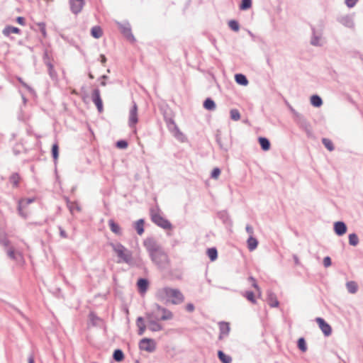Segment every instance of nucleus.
Here are the masks:
<instances>
[{"label":"nucleus","instance_id":"nucleus-1","mask_svg":"<svg viewBox=\"0 0 363 363\" xmlns=\"http://www.w3.org/2000/svg\"><path fill=\"white\" fill-rule=\"evenodd\" d=\"M143 244L152 262L158 268L164 269L169 267V259L167 254L154 238L145 239Z\"/></svg>","mask_w":363,"mask_h":363},{"label":"nucleus","instance_id":"nucleus-2","mask_svg":"<svg viewBox=\"0 0 363 363\" xmlns=\"http://www.w3.org/2000/svg\"><path fill=\"white\" fill-rule=\"evenodd\" d=\"M155 296L158 301L164 303H171L174 305L180 304L184 301V296L180 290L168 286L158 289Z\"/></svg>","mask_w":363,"mask_h":363},{"label":"nucleus","instance_id":"nucleus-3","mask_svg":"<svg viewBox=\"0 0 363 363\" xmlns=\"http://www.w3.org/2000/svg\"><path fill=\"white\" fill-rule=\"evenodd\" d=\"M110 245L119 259L118 262H124L129 265L132 264L133 255L130 250L125 247L120 242L111 243Z\"/></svg>","mask_w":363,"mask_h":363},{"label":"nucleus","instance_id":"nucleus-4","mask_svg":"<svg viewBox=\"0 0 363 363\" xmlns=\"http://www.w3.org/2000/svg\"><path fill=\"white\" fill-rule=\"evenodd\" d=\"M155 310L152 314H147L149 318H154L157 320H168L173 318V313L166 308L155 304Z\"/></svg>","mask_w":363,"mask_h":363},{"label":"nucleus","instance_id":"nucleus-5","mask_svg":"<svg viewBox=\"0 0 363 363\" xmlns=\"http://www.w3.org/2000/svg\"><path fill=\"white\" fill-rule=\"evenodd\" d=\"M159 211V209H150V216L152 221L164 230L172 229V223L168 220L162 217Z\"/></svg>","mask_w":363,"mask_h":363},{"label":"nucleus","instance_id":"nucleus-6","mask_svg":"<svg viewBox=\"0 0 363 363\" xmlns=\"http://www.w3.org/2000/svg\"><path fill=\"white\" fill-rule=\"evenodd\" d=\"M294 120L298 127L303 130L308 135L311 134V124L303 115L298 113L294 117Z\"/></svg>","mask_w":363,"mask_h":363},{"label":"nucleus","instance_id":"nucleus-7","mask_svg":"<svg viewBox=\"0 0 363 363\" xmlns=\"http://www.w3.org/2000/svg\"><path fill=\"white\" fill-rule=\"evenodd\" d=\"M118 28L121 33L126 38V39L130 42H135V38L132 33L131 27L128 22L124 23H117Z\"/></svg>","mask_w":363,"mask_h":363},{"label":"nucleus","instance_id":"nucleus-8","mask_svg":"<svg viewBox=\"0 0 363 363\" xmlns=\"http://www.w3.org/2000/svg\"><path fill=\"white\" fill-rule=\"evenodd\" d=\"M139 348L148 352H152L156 349V344L153 339L143 338L139 342Z\"/></svg>","mask_w":363,"mask_h":363},{"label":"nucleus","instance_id":"nucleus-9","mask_svg":"<svg viewBox=\"0 0 363 363\" xmlns=\"http://www.w3.org/2000/svg\"><path fill=\"white\" fill-rule=\"evenodd\" d=\"M43 61L48 67V74H49L50 78L54 81H57V73L55 71L53 65L51 63L50 60L49 56L47 52H45L44 54Z\"/></svg>","mask_w":363,"mask_h":363},{"label":"nucleus","instance_id":"nucleus-10","mask_svg":"<svg viewBox=\"0 0 363 363\" xmlns=\"http://www.w3.org/2000/svg\"><path fill=\"white\" fill-rule=\"evenodd\" d=\"M91 100L96 105L99 112L101 113L104 110L103 102L101 98L100 90L98 88L93 90L91 93Z\"/></svg>","mask_w":363,"mask_h":363},{"label":"nucleus","instance_id":"nucleus-11","mask_svg":"<svg viewBox=\"0 0 363 363\" xmlns=\"http://www.w3.org/2000/svg\"><path fill=\"white\" fill-rule=\"evenodd\" d=\"M69 3L71 11L76 15L82 11L85 4L84 0H69Z\"/></svg>","mask_w":363,"mask_h":363},{"label":"nucleus","instance_id":"nucleus-12","mask_svg":"<svg viewBox=\"0 0 363 363\" xmlns=\"http://www.w3.org/2000/svg\"><path fill=\"white\" fill-rule=\"evenodd\" d=\"M315 321L318 323L319 328L322 330L323 333L325 336H330L332 333V328L330 325L325 322V320L322 318H317Z\"/></svg>","mask_w":363,"mask_h":363},{"label":"nucleus","instance_id":"nucleus-13","mask_svg":"<svg viewBox=\"0 0 363 363\" xmlns=\"http://www.w3.org/2000/svg\"><path fill=\"white\" fill-rule=\"evenodd\" d=\"M138 106L137 104L133 102V105L129 113V125L130 127L134 126L138 123Z\"/></svg>","mask_w":363,"mask_h":363},{"label":"nucleus","instance_id":"nucleus-14","mask_svg":"<svg viewBox=\"0 0 363 363\" xmlns=\"http://www.w3.org/2000/svg\"><path fill=\"white\" fill-rule=\"evenodd\" d=\"M334 231L338 236L343 235L347 232V225L342 221H337L334 223Z\"/></svg>","mask_w":363,"mask_h":363},{"label":"nucleus","instance_id":"nucleus-15","mask_svg":"<svg viewBox=\"0 0 363 363\" xmlns=\"http://www.w3.org/2000/svg\"><path fill=\"white\" fill-rule=\"evenodd\" d=\"M219 339L222 340L225 337L228 336L230 332V325L228 323L220 322L219 323Z\"/></svg>","mask_w":363,"mask_h":363},{"label":"nucleus","instance_id":"nucleus-16","mask_svg":"<svg viewBox=\"0 0 363 363\" xmlns=\"http://www.w3.org/2000/svg\"><path fill=\"white\" fill-rule=\"evenodd\" d=\"M340 23L345 27L353 28L354 27V23L353 18L350 16H345L340 18Z\"/></svg>","mask_w":363,"mask_h":363},{"label":"nucleus","instance_id":"nucleus-17","mask_svg":"<svg viewBox=\"0 0 363 363\" xmlns=\"http://www.w3.org/2000/svg\"><path fill=\"white\" fill-rule=\"evenodd\" d=\"M312 32H313V35H312V38H311V45H314V46H321L322 45V43H321V40H322V37H321V34L320 33H317L315 28H312Z\"/></svg>","mask_w":363,"mask_h":363},{"label":"nucleus","instance_id":"nucleus-18","mask_svg":"<svg viewBox=\"0 0 363 363\" xmlns=\"http://www.w3.org/2000/svg\"><path fill=\"white\" fill-rule=\"evenodd\" d=\"M267 302L269 305L272 308L277 307L279 303L277 298L276 294L271 291L267 292Z\"/></svg>","mask_w":363,"mask_h":363},{"label":"nucleus","instance_id":"nucleus-19","mask_svg":"<svg viewBox=\"0 0 363 363\" xmlns=\"http://www.w3.org/2000/svg\"><path fill=\"white\" fill-rule=\"evenodd\" d=\"M147 318H148V326H149V329L151 330V331H153V332H157V331H160L162 330V326L158 323L155 320H153V319H151V318H149L147 315Z\"/></svg>","mask_w":363,"mask_h":363},{"label":"nucleus","instance_id":"nucleus-20","mask_svg":"<svg viewBox=\"0 0 363 363\" xmlns=\"http://www.w3.org/2000/svg\"><path fill=\"white\" fill-rule=\"evenodd\" d=\"M2 33L5 36H9V35L11 33L20 34L21 33V30L18 28H17V27H14V26H6L3 29Z\"/></svg>","mask_w":363,"mask_h":363},{"label":"nucleus","instance_id":"nucleus-21","mask_svg":"<svg viewBox=\"0 0 363 363\" xmlns=\"http://www.w3.org/2000/svg\"><path fill=\"white\" fill-rule=\"evenodd\" d=\"M136 325L138 328V335H143L145 331L146 326L143 317H138L136 320Z\"/></svg>","mask_w":363,"mask_h":363},{"label":"nucleus","instance_id":"nucleus-22","mask_svg":"<svg viewBox=\"0 0 363 363\" xmlns=\"http://www.w3.org/2000/svg\"><path fill=\"white\" fill-rule=\"evenodd\" d=\"M108 225L110 227L111 230L113 233H115L116 235H121V227L113 219H111V220H108Z\"/></svg>","mask_w":363,"mask_h":363},{"label":"nucleus","instance_id":"nucleus-23","mask_svg":"<svg viewBox=\"0 0 363 363\" xmlns=\"http://www.w3.org/2000/svg\"><path fill=\"white\" fill-rule=\"evenodd\" d=\"M149 282L147 279L140 278L138 279L137 285L140 292H145L147 289Z\"/></svg>","mask_w":363,"mask_h":363},{"label":"nucleus","instance_id":"nucleus-24","mask_svg":"<svg viewBox=\"0 0 363 363\" xmlns=\"http://www.w3.org/2000/svg\"><path fill=\"white\" fill-rule=\"evenodd\" d=\"M9 182L12 184L13 187L17 188L19 186L21 177L18 174V173H16V172L13 173L9 177Z\"/></svg>","mask_w":363,"mask_h":363},{"label":"nucleus","instance_id":"nucleus-25","mask_svg":"<svg viewBox=\"0 0 363 363\" xmlns=\"http://www.w3.org/2000/svg\"><path fill=\"white\" fill-rule=\"evenodd\" d=\"M247 247L250 251H253L254 250H255L258 245L257 240L255 238H254L253 236H250L249 238L247 239Z\"/></svg>","mask_w":363,"mask_h":363},{"label":"nucleus","instance_id":"nucleus-26","mask_svg":"<svg viewBox=\"0 0 363 363\" xmlns=\"http://www.w3.org/2000/svg\"><path fill=\"white\" fill-rule=\"evenodd\" d=\"M203 107L208 111H214L216 105L213 99L207 98L203 102Z\"/></svg>","mask_w":363,"mask_h":363},{"label":"nucleus","instance_id":"nucleus-27","mask_svg":"<svg viewBox=\"0 0 363 363\" xmlns=\"http://www.w3.org/2000/svg\"><path fill=\"white\" fill-rule=\"evenodd\" d=\"M235 82L240 85L246 86L248 84V80L245 75L242 74H236L235 76Z\"/></svg>","mask_w":363,"mask_h":363},{"label":"nucleus","instance_id":"nucleus-28","mask_svg":"<svg viewBox=\"0 0 363 363\" xmlns=\"http://www.w3.org/2000/svg\"><path fill=\"white\" fill-rule=\"evenodd\" d=\"M259 143L264 151H267L270 148V142L267 138H259Z\"/></svg>","mask_w":363,"mask_h":363},{"label":"nucleus","instance_id":"nucleus-29","mask_svg":"<svg viewBox=\"0 0 363 363\" xmlns=\"http://www.w3.org/2000/svg\"><path fill=\"white\" fill-rule=\"evenodd\" d=\"M218 357L222 363H231L232 358L230 356L225 354L223 351L218 352Z\"/></svg>","mask_w":363,"mask_h":363},{"label":"nucleus","instance_id":"nucleus-30","mask_svg":"<svg viewBox=\"0 0 363 363\" xmlns=\"http://www.w3.org/2000/svg\"><path fill=\"white\" fill-rule=\"evenodd\" d=\"M144 223L143 219H139L135 223V229L140 235L144 233Z\"/></svg>","mask_w":363,"mask_h":363},{"label":"nucleus","instance_id":"nucleus-31","mask_svg":"<svg viewBox=\"0 0 363 363\" xmlns=\"http://www.w3.org/2000/svg\"><path fill=\"white\" fill-rule=\"evenodd\" d=\"M91 34L94 38H100L103 35L102 29L100 26H94L91 30Z\"/></svg>","mask_w":363,"mask_h":363},{"label":"nucleus","instance_id":"nucleus-32","mask_svg":"<svg viewBox=\"0 0 363 363\" xmlns=\"http://www.w3.org/2000/svg\"><path fill=\"white\" fill-rule=\"evenodd\" d=\"M113 358L116 362H121L124 359V354L120 349L115 350L113 354Z\"/></svg>","mask_w":363,"mask_h":363},{"label":"nucleus","instance_id":"nucleus-33","mask_svg":"<svg viewBox=\"0 0 363 363\" xmlns=\"http://www.w3.org/2000/svg\"><path fill=\"white\" fill-rule=\"evenodd\" d=\"M311 104L315 107H320L323 104V100L319 96L313 95L311 97Z\"/></svg>","mask_w":363,"mask_h":363},{"label":"nucleus","instance_id":"nucleus-34","mask_svg":"<svg viewBox=\"0 0 363 363\" xmlns=\"http://www.w3.org/2000/svg\"><path fill=\"white\" fill-rule=\"evenodd\" d=\"M347 289L350 294H355L357 291L358 286L355 281H351L346 284Z\"/></svg>","mask_w":363,"mask_h":363},{"label":"nucleus","instance_id":"nucleus-35","mask_svg":"<svg viewBox=\"0 0 363 363\" xmlns=\"http://www.w3.org/2000/svg\"><path fill=\"white\" fill-rule=\"evenodd\" d=\"M207 255L211 261H214L218 257V251L216 248L211 247L207 250Z\"/></svg>","mask_w":363,"mask_h":363},{"label":"nucleus","instance_id":"nucleus-36","mask_svg":"<svg viewBox=\"0 0 363 363\" xmlns=\"http://www.w3.org/2000/svg\"><path fill=\"white\" fill-rule=\"evenodd\" d=\"M89 319L93 325H99L102 321V320L94 313L89 314Z\"/></svg>","mask_w":363,"mask_h":363},{"label":"nucleus","instance_id":"nucleus-37","mask_svg":"<svg viewBox=\"0 0 363 363\" xmlns=\"http://www.w3.org/2000/svg\"><path fill=\"white\" fill-rule=\"evenodd\" d=\"M243 296H245L249 301L252 303H256L257 301L255 297V294L251 291H247L243 294Z\"/></svg>","mask_w":363,"mask_h":363},{"label":"nucleus","instance_id":"nucleus-38","mask_svg":"<svg viewBox=\"0 0 363 363\" xmlns=\"http://www.w3.org/2000/svg\"><path fill=\"white\" fill-rule=\"evenodd\" d=\"M349 243L350 245L356 246L359 243L358 236L355 233H351L349 235Z\"/></svg>","mask_w":363,"mask_h":363},{"label":"nucleus","instance_id":"nucleus-39","mask_svg":"<svg viewBox=\"0 0 363 363\" xmlns=\"http://www.w3.org/2000/svg\"><path fill=\"white\" fill-rule=\"evenodd\" d=\"M228 26L230 28L235 32L239 31L240 30V25L239 23L235 20H230L228 21Z\"/></svg>","mask_w":363,"mask_h":363},{"label":"nucleus","instance_id":"nucleus-40","mask_svg":"<svg viewBox=\"0 0 363 363\" xmlns=\"http://www.w3.org/2000/svg\"><path fill=\"white\" fill-rule=\"evenodd\" d=\"M322 143L329 151H333L335 149L334 145L330 139L325 138H323Z\"/></svg>","mask_w":363,"mask_h":363},{"label":"nucleus","instance_id":"nucleus-41","mask_svg":"<svg viewBox=\"0 0 363 363\" xmlns=\"http://www.w3.org/2000/svg\"><path fill=\"white\" fill-rule=\"evenodd\" d=\"M298 347L301 352H303L307 350L306 342L303 337H300L298 340Z\"/></svg>","mask_w":363,"mask_h":363},{"label":"nucleus","instance_id":"nucleus-42","mask_svg":"<svg viewBox=\"0 0 363 363\" xmlns=\"http://www.w3.org/2000/svg\"><path fill=\"white\" fill-rule=\"evenodd\" d=\"M230 118L235 121L240 120V113L239 111L236 108L231 109L230 111Z\"/></svg>","mask_w":363,"mask_h":363},{"label":"nucleus","instance_id":"nucleus-43","mask_svg":"<svg viewBox=\"0 0 363 363\" xmlns=\"http://www.w3.org/2000/svg\"><path fill=\"white\" fill-rule=\"evenodd\" d=\"M252 6V0H242L240 5V10H247Z\"/></svg>","mask_w":363,"mask_h":363},{"label":"nucleus","instance_id":"nucleus-44","mask_svg":"<svg viewBox=\"0 0 363 363\" xmlns=\"http://www.w3.org/2000/svg\"><path fill=\"white\" fill-rule=\"evenodd\" d=\"M52 155L54 160H57L59 156V146L57 143L53 144L52 147Z\"/></svg>","mask_w":363,"mask_h":363},{"label":"nucleus","instance_id":"nucleus-45","mask_svg":"<svg viewBox=\"0 0 363 363\" xmlns=\"http://www.w3.org/2000/svg\"><path fill=\"white\" fill-rule=\"evenodd\" d=\"M0 244L4 247H8L10 244V241L5 235L0 234Z\"/></svg>","mask_w":363,"mask_h":363},{"label":"nucleus","instance_id":"nucleus-46","mask_svg":"<svg viewBox=\"0 0 363 363\" xmlns=\"http://www.w3.org/2000/svg\"><path fill=\"white\" fill-rule=\"evenodd\" d=\"M128 142L124 140H118L116 143V147L119 149H125L128 147Z\"/></svg>","mask_w":363,"mask_h":363},{"label":"nucleus","instance_id":"nucleus-47","mask_svg":"<svg viewBox=\"0 0 363 363\" xmlns=\"http://www.w3.org/2000/svg\"><path fill=\"white\" fill-rule=\"evenodd\" d=\"M34 201V199H26L25 200H23L19 202V205H18V212L21 215H23L22 212H21V204L22 203L25 202L26 204H30L32 202H33Z\"/></svg>","mask_w":363,"mask_h":363},{"label":"nucleus","instance_id":"nucleus-48","mask_svg":"<svg viewBox=\"0 0 363 363\" xmlns=\"http://www.w3.org/2000/svg\"><path fill=\"white\" fill-rule=\"evenodd\" d=\"M67 206H68L69 211H71V213H72L74 209H77L78 211H80V208L75 203L68 201Z\"/></svg>","mask_w":363,"mask_h":363},{"label":"nucleus","instance_id":"nucleus-49","mask_svg":"<svg viewBox=\"0 0 363 363\" xmlns=\"http://www.w3.org/2000/svg\"><path fill=\"white\" fill-rule=\"evenodd\" d=\"M248 281L249 282L251 283L252 286L257 291H260V289L259 287V286L257 285V281H256V279L253 277H249L248 278Z\"/></svg>","mask_w":363,"mask_h":363},{"label":"nucleus","instance_id":"nucleus-50","mask_svg":"<svg viewBox=\"0 0 363 363\" xmlns=\"http://www.w3.org/2000/svg\"><path fill=\"white\" fill-rule=\"evenodd\" d=\"M38 26L39 28V30L42 35L45 37L46 36V28H45V23L43 22L38 23Z\"/></svg>","mask_w":363,"mask_h":363},{"label":"nucleus","instance_id":"nucleus-51","mask_svg":"<svg viewBox=\"0 0 363 363\" xmlns=\"http://www.w3.org/2000/svg\"><path fill=\"white\" fill-rule=\"evenodd\" d=\"M220 169L218 167H216L213 169L211 177L213 179H217L218 177V176L220 175Z\"/></svg>","mask_w":363,"mask_h":363},{"label":"nucleus","instance_id":"nucleus-52","mask_svg":"<svg viewBox=\"0 0 363 363\" xmlns=\"http://www.w3.org/2000/svg\"><path fill=\"white\" fill-rule=\"evenodd\" d=\"M7 255L11 258V259H16L15 251L13 247H10L7 250Z\"/></svg>","mask_w":363,"mask_h":363},{"label":"nucleus","instance_id":"nucleus-53","mask_svg":"<svg viewBox=\"0 0 363 363\" xmlns=\"http://www.w3.org/2000/svg\"><path fill=\"white\" fill-rule=\"evenodd\" d=\"M18 81L26 89H27L28 91H33L32 88L28 86L21 77H17Z\"/></svg>","mask_w":363,"mask_h":363},{"label":"nucleus","instance_id":"nucleus-54","mask_svg":"<svg viewBox=\"0 0 363 363\" xmlns=\"http://www.w3.org/2000/svg\"><path fill=\"white\" fill-rule=\"evenodd\" d=\"M332 262H331V259L330 257L327 256L325 257H324L323 259V265L325 267H328L331 265Z\"/></svg>","mask_w":363,"mask_h":363},{"label":"nucleus","instance_id":"nucleus-55","mask_svg":"<svg viewBox=\"0 0 363 363\" xmlns=\"http://www.w3.org/2000/svg\"><path fill=\"white\" fill-rule=\"evenodd\" d=\"M359 0H345V4L349 8H352L355 6Z\"/></svg>","mask_w":363,"mask_h":363},{"label":"nucleus","instance_id":"nucleus-56","mask_svg":"<svg viewBox=\"0 0 363 363\" xmlns=\"http://www.w3.org/2000/svg\"><path fill=\"white\" fill-rule=\"evenodd\" d=\"M286 106H288L289 111H291V113L293 114V117H294L296 114L298 113V112H297L290 104L289 103L286 101H285Z\"/></svg>","mask_w":363,"mask_h":363},{"label":"nucleus","instance_id":"nucleus-57","mask_svg":"<svg viewBox=\"0 0 363 363\" xmlns=\"http://www.w3.org/2000/svg\"><path fill=\"white\" fill-rule=\"evenodd\" d=\"M58 228H59V230H60V235L62 238H67V234L65 232V230L61 226H59Z\"/></svg>","mask_w":363,"mask_h":363},{"label":"nucleus","instance_id":"nucleus-58","mask_svg":"<svg viewBox=\"0 0 363 363\" xmlns=\"http://www.w3.org/2000/svg\"><path fill=\"white\" fill-rule=\"evenodd\" d=\"M245 230H246L247 233L248 234H250V236H252V235L254 233V230H253V228L251 225H247L246 228H245Z\"/></svg>","mask_w":363,"mask_h":363},{"label":"nucleus","instance_id":"nucleus-59","mask_svg":"<svg viewBox=\"0 0 363 363\" xmlns=\"http://www.w3.org/2000/svg\"><path fill=\"white\" fill-rule=\"evenodd\" d=\"M194 309H195V307L193 303H189L186 304V310L188 312H193L194 311Z\"/></svg>","mask_w":363,"mask_h":363},{"label":"nucleus","instance_id":"nucleus-60","mask_svg":"<svg viewBox=\"0 0 363 363\" xmlns=\"http://www.w3.org/2000/svg\"><path fill=\"white\" fill-rule=\"evenodd\" d=\"M16 21H17L18 23H19L21 26H24L26 24V20L22 16L17 17Z\"/></svg>","mask_w":363,"mask_h":363},{"label":"nucleus","instance_id":"nucleus-61","mask_svg":"<svg viewBox=\"0 0 363 363\" xmlns=\"http://www.w3.org/2000/svg\"><path fill=\"white\" fill-rule=\"evenodd\" d=\"M108 77L106 75H102L100 79H103L101 82V85L103 86H105L106 85V82H105V79H107Z\"/></svg>","mask_w":363,"mask_h":363},{"label":"nucleus","instance_id":"nucleus-62","mask_svg":"<svg viewBox=\"0 0 363 363\" xmlns=\"http://www.w3.org/2000/svg\"><path fill=\"white\" fill-rule=\"evenodd\" d=\"M100 58H101V62L104 65L106 62V57H105L104 55H100Z\"/></svg>","mask_w":363,"mask_h":363},{"label":"nucleus","instance_id":"nucleus-63","mask_svg":"<svg viewBox=\"0 0 363 363\" xmlns=\"http://www.w3.org/2000/svg\"><path fill=\"white\" fill-rule=\"evenodd\" d=\"M173 125L175 128H177V125H176V124H175L174 121L173 120H172V119L169 121V124H168V126L170 128V125Z\"/></svg>","mask_w":363,"mask_h":363},{"label":"nucleus","instance_id":"nucleus-64","mask_svg":"<svg viewBox=\"0 0 363 363\" xmlns=\"http://www.w3.org/2000/svg\"><path fill=\"white\" fill-rule=\"evenodd\" d=\"M28 363H34V357L33 355H30L28 357Z\"/></svg>","mask_w":363,"mask_h":363}]
</instances>
